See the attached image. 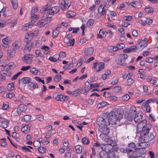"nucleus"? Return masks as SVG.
Returning <instances> with one entry per match:
<instances>
[{
	"label": "nucleus",
	"instance_id": "46",
	"mask_svg": "<svg viewBox=\"0 0 158 158\" xmlns=\"http://www.w3.org/2000/svg\"><path fill=\"white\" fill-rule=\"evenodd\" d=\"M128 147L129 149L136 150L137 148L136 147V145L134 143H129L128 144Z\"/></svg>",
	"mask_w": 158,
	"mask_h": 158
},
{
	"label": "nucleus",
	"instance_id": "54",
	"mask_svg": "<svg viewBox=\"0 0 158 158\" xmlns=\"http://www.w3.org/2000/svg\"><path fill=\"white\" fill-rule=\"evenodd\" d=\"M145 10L146 13H150L153 12V9L151 7H146L145 9Z\"/></svg>",
	"mask_w": 158,
	"mask_h": 158
},
{
	"label": "nucleus",
	"instance_id": "4",
	"mask_svg": "<svg viewBox=\"0 0 158 158\" xmlns=\"http://www.w3.org/2000/svg\"><path fill=\"white\" fill-rule=\"evenodd\" d=\"M137 131L140 132V134L142 133H147L149 132L151 128V125L150 123H147L146 120L144 119L143 122L137 125Z\"/></svg>",
	"mask_w": 158,
	"mask_h": 158
},
{
	"label": "nucleus",
	"instance_id": "61",
	"mask_svg": "<svg viewBox=\"0 0 158 158\" xmlns=\"http://www.w3.org/2000/svg\"><path fill=\"white\" fill-rule=\"evenodd\" d=\"M130 96L128 94H125L122 97V99L124 101H127L130 99Z\"/></svg>",
	"mask_w": 158,
	"mask_h": 158
},
{
	"label": "nucleus",
	"instance_id": "45",
	"mask_svg": "<svg viewBox=\"0 0 158 158\" xmlns=\"http://www.w3.org/2000/svg\"><path fill=\"white\" fill-rule=\"evenodd\" d=\"M85 59V58L82 57L80 58L78 60L77 64V66L78 68L80 67L81 66L83 63V61H84Z\"/></svg>",
	"mask_w": 158,
	"mask_h": 158
},
{
	"label": "nucleus",
	"instance_id": "6",
	"mask_svg": "<svg viewBox=\"0 0 158 158\" xmlns=\"http://www.w3.org/2000/svg\"><path fill=\"white\" fill-rule=\"evenodd\" d=\"M45 14H44L42 19L38 21L37 23V25L40 27H42L44 26L47 23L50 21L52 20L51 17H48L45 15Z\"/></svg>",
	"mask_w": 158,
	"mask_h": 158
},
{
	"label": "nucleus",
	"instance_id": "63",
	"mask_svg": "<svg viewBox=\"0 0 158 158\" xmlns=\"http://www.w3.org/2000/svg\"><path fill=\"white\" fill-rule=\"evenodd\" d=\"M38 149L39 152L42 153H45L46 151V148L44 147H40Z\"/></svg>",
	"mask_w": 158,
	"mask_h": 158
},
{
	"label": "nucleus",
	"instance_id": "52",
	"mask_svg": "<svg viewBox=\"0 0 158 158\" xmlns=\"http://www.w3.org/2000/svg\"><path fill=\"white\" fill-rule=\"evenodd\" d=\"M130 113V114H131V113H134V114H137L136 113V108L134 106H132L130 108V109L129 110V113Z\"/></svg>",
	"mask_w": 158,
	"mask_h": 158
},
{
	"label": "nucleus",
	"instance_id": "31",
	"mask_svg": "<svg viewBox=\"0 0 158 158\" xmlns=\"http://www.w3.org/2000/svg\"><path fill=\"white\" fill-rule=\"evenodd\" d=\"M31 125L28 124L26 125L22 128L21 131L22 132L24 133H27L29 132L30 129Z\"/></svg>",
	"mask_w": 158,
	"mask_h": 158
},
{
	"label": "nucleus",
	"instance_id": "53",
	"mask_svg": "<svg viewBox=\"0 0 158 158\" xmlns=\"http://www.w3.org/2000/svg\"><path fill=\"white\" fill-rule=\"evenodd\" d=\"M61 76L60 74H58L55 76L54 80L56 82H58L61 80Z\"/></svg>",
	"mask_w": 158,
	"mask_h": 158
},
{
	"label": "nucleus",
	"instance_id": "57",
	"mask_svg": "<svg viewBox=\"0 0 158 158\" xmlns=\"http://www.w3.org/2000/svg\"><path fill=\"white\" fill-rule=\"evenodd\" d=\"M135 115V114H132L131 113V114H130V113H129L128 115V120L131 121H132L133 119H134V118L135 117L134 115Z\"/></svg>",
	"mask_w": 158,
	"mask_h": 158
},
{
	"label": "nucleus",
	"instance_id": "37",
	"mask_svg": "<svg viewBox=\"0 0 158 158\" xmlns=\"http://www.w3.org/2000/svg\"><path fill=\"white\" fill-rule=\"evenodd\" d=\"M59 29V27H58L54 29L52 32V36L53 38H55L56 37L59 33V31L58 30Z\"/></svg>",
	"mask_w": 158,
	"mask_h": 158
},
{
	"label": "nucleus",
	"instance_id": "39",
	"mask_svg": "<svg viewBox=\"0 0 158 158\" xmlns=\"http://www.w3.org/2000/svg\"><path fill=\"white\" fill-rule=\"evenodd\" d=\"M32 34L31 33L30 34L27 33L26 35L25 40L26 43H28L30 41L32 38Z\"/></svg>",
	"mask_w": 158,
	"mask_h": 158
},
{
	"label": "nucleus",
	"instance_id": "35",
	"mask_svg": "<svg viewBox=\"0 0 158 158\" xmlns=\"http://www.w3.org/2000/svg\"><path fill=\"white\" fill-rule=\"evenodd\" d=\"M92 144L93 146V147L91 148L92 150V154L94 156L96 154L95 148L94 147L99 146V143L98 142L94 143H92Z\"/></svg>",
	"mask_w": 158,
	"mask_h": 158
},
{
	"label": "nucleus",
	"instance_id": "11",
	"mask_svg": "<svg viewBox=\"0 0 158 158\" xmlns=\"http://www.w3.org/2000/svg\"><path fill=\"white\" fill-rule=\"evenodd\" d=\"M138 48L140 49H143L145 47L147 46L148 42L147 39L145 38L144 40L139 39L138 40Z\"/></svg>",
	"mask_w": 158,
	"mask_h": 158
},
{
	"label": "nucleus",
	"instance_id": "38",
	"mask_svg": "<svg viewBox=\"0 0 158 158\" xmlns=\"http://www.w3.org/2000/svg\"><path fill=\"white\" fill-rule=\"evenodd\" d=\"M108 113L107 112H104L102 114V117H99V121H101V123H102V121H105V119L108 116Z\"/></svg>",
	"mask_w": 158,
	"mask_h": 158
},
{
	"label": "nucleus",
	"instance_id": "5",
	"mask_svg": "<svg viewBox=\"0 0 158 158\" xmlns=\"http://www.w3.org/2000/svg\"><path fill=\"white\" fill-rule=\"evenodd\" d=\"M127 57L128 56L126 54L118 55L116 56L115 62L117 64L124 66L126 64L125 60Z\"/></svg>",
	"mask_w": 158,
	"mask_h": 158
},
{
	"label": "nucleus",
	"instance_id": "48",
	"mask_svg": "<svg viewBox=\"0 0 158 158\" xmlns=\"http://www.w3.org/2000/svg\"><path fill=\"white\" fill-rule=\"evenodd\" d=\"M108 154V158H116V154L114 152H109Z\"/></svg>",
	"mask_w": 158,
	"mask_h": 158
},
{
	"label": "nucleus",
	"instance_id": "28",
	"mask_svg": "<svg viewBox=\"0 0 158 158\" xmlns=\"http://www.w3.org/2000/svg\"><path fill=\"white\" fill-rule=\"evenodd\" d=\"M28 88L30 89H37L38 87V86L36 83H33L31 81L27 85Z\"/></svg>",
	"mask_w": 158,
	"mask_h": 158
},
{
	"label": "nucleus",
	"instance_id": "30",
	"mask_svg": "<svg viewBox=\"0 0 158 158\" xmlns=\"http://www.w3.org/2000/svg\"><path fill=\"white\" fill-rule=\"evenodd\" d=\"M31 81V79L28 77H23L20 80V82L23 85L28 84Z\"/></svg>",
	"mask_w": 158,
	"mask_h": 158
},
{
	"label": "nucleus",
	"instance_id": "16",
	"mask_svg": "<svg viewBox=\"0 0 158 158\" xmlns=\"http://www.w3.org/2000/svg\"><path fill=\"white\" fill-rule=\"evenodd\" d=\"M51 5L50 4H47L44 7L42 8L40 10L41 13H44L45 15H47V14L49 15V11L51 9Z\"/></svg>",
	"mask_w": 158,
	"mask_h": 158
},
{
	"label": "nucleus",
	"instance_id": "44",
	"mask_svg": "<svg viewBox=\"0 0 158 158\" xmlns=\"http://www.w3.org/2000/svg\"><path fill=\"white\" fill-rule=\"evenodd\" d=\"M82 89L81 88H78L77 90H75L73 92V95L75 96H77L79 95Z\"/></svg>",
	"mask_w": 158,
	"mask_h": 158
},
{
	"label": "nucleus",
	"instance_id": "49",
	"mask_svg": "<svg viewBox=\"0 0 158 158\" xmlns=\"http://www.w3.org/2000/svg\"><path fill=\"white\" fill-rule=\"evenodd\" d=\"M75 15V13L72 11H68L66 14V16L68 18H71L73 17Z\"/></svg>",
	"mask_w": 158,
	"mask_h": 158
},
{
	"label": "nucleus",
	"instance_id": "7",
	"mask_svg": "<svg viewBox=\"0 0 158 158\" xmlns=\"http://www.w3.org/2000/svg\"><path fill=\"white\" fill-rule=\"evenodd\" d=\"M106 124L105 121H102L99 124V131L102 133V134H108L109 132V130Z\"/></svg>",
	"mask_w": 158,
	"mask_h": 158
},
{
	"label": "nucleus",
	"instance_id": "9",
	"mask_svg": "<svg viewBox=\"0 0 158 158\" xmlns=\"http://www.w3.org/2000/svg\"><path fill=\"white\" fill-rule=\"evenodd\" d=\"M108 134H100L99 135L100 138L101 139V141L102 142L103 141L107 143H102L104 144H108L109 145H112L113 143L112 140L108 138Z\"/></svg>",
	"mask_w": 158,
	"mask_h": 158
},
{
	"label": "nucleus",
	"instance_id": "27",
	"mask_svg": "<svg viewBox=\"0 0 158 158\" xmlns=\"http://www.w3.org/2000/svg\"><path fill=\"white\" fill-rule=\"evenodd\" d=\"M33 25L30 23H25L21 27V30L25 31L27 30L29 28L32 27Z\"/></svg>",
	"mask_w": 158,
	"mask_h": 158
},
{
	"label": "nucleus",
	"instance_id": "22",
	"mask_svg": "<svg viewBox=\"0 0 158 158\" xmlns=\"http://www.w3.org/2000/svg\"><path fill=\"white\" fill-rule=\"evenodd\" d=\"M27 110V107L24 104H21L19 105L17 108L18 111L21 114L22 113L25 112Z\"/></svg>",
	"mask_w": 158,
	"mask_h": 158
},
{
	"label": "nucleus",
	"instance_id": "47",
	"mask_svg": "<svg viewBox=\"0 0 158 158\" xmlns=\"http://www.w3.org/2000/svg\"><path fill=\"white\" fill-rule=\"evenodd\" d=\"M82 142L85 145H87L89 143V139L86 137L82 138Z\"/></svg>",
	"mask_w": 158,
	"mask_h": 158
},
{
	"label": "nucleus",
	"instance_id": "20",
	"mask_svg": "<svg viewBox=\"0 0 158 158\" xmlns=\"http://www.w3.org/2000/svg\"><path fill=\"white\" fill-rule=\"evenodd\" d=\"M3 46L6 48L9 47V44L10 42V38L8 37H6L2 39Z\"/></svg>",
	"mask_w": 158,
	"mask_h": 158
},
{
	"label": "nucleus",
	"instance_id": "32",
	"mask_svg": "<svg viewBox=\"0 0 158 158\" xmlns=\"http://www.w3.org/2000/svg\"><path fill=\"white\" fill-rule=\"evenodd\" d=\"M31 23H34L36 22L40 17V15H38L34 14H31Z\"/></svg>",
	"mask_w": 158,
	"mask_h": 158
},
{
	"label": "nucleus",
	"instance_id": "34",
	"mask_svg": "<svg viewBox=\"0 0 158 158\" xmlns=\"http://www.w3.org/2000/svg\"><path fill=\"white\" fill-rule=\"evenodd\" d=\"M92 68L96 72L99 71V63L98 61H96L93 63Z\"/></svg>",
	"mask_w": 158,
	"mask_h": 158
},
{
	"label": "nucleus",
	"instance_id": "62",
	"mask_svg": "<svg viewBox=\"0 0 158 158\" xmlns=\"http://www.w3.org/2000/svg\"><path fill=\"white\" fill-rule=\"evenodd\" d=\"M9 105L7 102H5L3 104L2 106V109L4 110H6L9 108Z\"/></svg>",
	"mask_w": 158,
	"mask_h": 158
},
{
	"label": "nucleus",
	"instance_id": "2",
	"mask_svg": "<svg viewBox=\"0 0 158 158\" xmlns=\"http://www.w3.org/2000/svg\"><path fill=\"white\" fill-rule=\"evenodd\" d=\"M139 138L140 141L142 142L139 143V145L142 146V148H145L146 146V145L145 146L143 145V144H146V143L149 141H151L152 143L154 141V136L153 133L151 132H148L147 133H142L140 134Z\"/></svg>",
	"mask_w": 158,
	"mask_h": 158
},
{
	"label": "nucleus",
	"instance_id": "8",
	"mask_svg": "<svg viewBox=\"0 0 158 158\" xmlns=\"http://www.w3.org/2000/svg\"><path fill=\"white\" fill-rule=\"evenodd\" d=\"M72 35L71 34H67L64 39V41L68 46H72L74 44L75 40L72 38Z\"/></svg>",
	"mask_w": 158,
	"mask_h": 158
},
{
	"label": "nucleus",
	"instance_id": "59",
	"mask_svg": "<svg viewBox=\"0 0 158 158\" xmlns=\"http://www.w3.org/2000/svg\"><path fill=\"white\" fill-rule=\"evenodd\" d=\"M38 11V7L37 6H34L32 8L31 11V14H34Z\"/></svg>",
	"mask_w": 158,
	"mask_h": 158
},
{
	"label": "nucleus",
	"instance_id": "17",
	"mask_svg": "<svg viewBox=\"0 0 158 158\" xmlns=\"http://www.w3.org/2000/svg\"><path fill=\"white\" fill-rule=\"evenodd\" d=\"M7 59L9 60L13 58L16 53V51L13 49L9 48L7 50Z\"/></svg>",
	"mask_w": 158,
	"mask_h": 158
},
{
	"label": "nucleus",
	"instance_id": "21",
	"mask_svg": "<svg viewBox=\"0 0 158 158\" xmlns=\"http://www.w3.org/2000/svg\"><path fill=\"white\" fill-rule=\"evenodd\" d=\"M90 81L88 80L85 82V92H88L89 90L93 89L92 85L90 84Z\"/></svg>",
	"mask_w": 158,
	"mask_h": 158
},
{
	"label": "nucleus",
	"instance_id": "24",
	"mask_svg": "<svg viewBox=\"0 0 158 158\" xmlns=\"http://www.w3.org/2000/svg\"><path fill=\"white\" fill-rule=\"evenodd\" d=\"M60 10V8L58 6H54L50 10L49 15H53L58 12Z\"/></svg>",
	"mask_w": 158,
	"mask_h": 158
},
{
	"label": "nucleus",
	"instance_id": "58",
	"mask_svg": "<svg viewBox=\"0 0 158 158\" xmlns=\"http://www.w3.org/2000/svg\"><path fill=\"white\" fill-rule=\"evenodd\" d=\"M110 52H114L118 50L117 46H111L110 47V48L108 49Z\"/></svg>",
	"mask_w": 158,
	"mask_h": 158
},
{
	"label": "nucleus",
	"instance_id": "25",
	"mask_svg": "<svg viewBox=\"0 0 158 158\" xmlns=\"http://www.w3.org/2000/svg\"><path fill=\"white\" fill-rule=\"evenodd\" d=\"M94 49L92 47L86 48L85 50V54L89 56H91L93 53Z\"/></svg>",
	"mask_w": 158,
	"mask_h": 158
},
{
	"label": "nucleus",
	"instance_id": "15",
	"mask_svg": "<svg viewBox=\"0 0 158 158\" xmlns=\"http://www.w3.org/2000/svg\"><path fill=\"white\" fill-rule=\"evenodd\" d=\"M141 114L142 112H141L135 114L134 118V120L136 123H138L139 124H140L143 122V120L142 119V116Z\"/></svg>",
	"mask_w": 158,
	"mask_h": 158
},
{
	"label": "nucleus",
	"instance_id": "56",
	"mask_svg": "<svg viewBox=\"0 0 158 158\" xmlns=\"http://www.w3.org/2000/svg\"><path fill=\"white\" fill-rule=\"evenodd\" d=\"M60 59H61V58H65L66 56V55L65 52H61L59 55Z\"/></svg>",
	"mask_w": 158,
	"mask_h": 158
},
{
	"label": "nucleus",
	"instance_id": "51",
	"mask_svg": "<svg viewBox=\"0 0 158 158\" xmlns=\"http://www.w3.org/2000/svg\"><path fill=\"white\" fill-rule=\"evenodd\" d=\"M22 73V72L21 71H20V72H19L17 73L15 75H14L11 78V81H14L15 80H16L18 76L20 75L21 73Z\"/></svg>",
	"mask_w": 158,
	"mask_h": 158
},
{
	"label": "nucleus",
	"instance_id": "18",
	"mask_svg": "<svg viewBox=\"0 0 158 158\" xmlns=\"http://www.w3.org/2000/svg\"><path fill=\"white\" fill-rule=\"evenodd\" d=\"M37 42V40H34L31 43H27L24 47V50L28 52H29L32 47V45L36 46Z\"/></svg>",
	"mask_w": 158,
	"mask_h": 158
},
{
	"label": "nucleus",
	"instance_id": "26",
	"mask_svg": "<svg viewBox=\"0 0 158 158\" xmlns=\"http://www.w3.org/2000/svg\"><path fill=\"white\" fill-rule=\"evenodd\" d=\"M41 49L43 50V52L46 55L49 54L50 52V50L49 47L45 45H43L41 47Z\"/></svg>",
	"mask_w": 158,
	"mask_h": 158
},
{
	"label": "nucleus",
	"instance_id": "42",
	"mask_svg": "<svg viewBox=\"0 0 158 158\" xmlns=\"http://www.w3.org/2000/svg\"><path fill=\"white\" fill-rule=\"evenodd\" d=\"M14 88V84L13 83H9L7 86V89L9 91L13 90Z\"/></svg>",
	"mask_w": 158,
	"mask_h": 158
},
{
	"label": "nucleus",
	"instance_id": "19",
	"mask_svg": "<svg viewBox=\"0 0 158 158\" xmlns=\"http://www.w3.org/2000/svg\"><path fill=\"white\" fill-rule=\"evenodd\" d=\"M9 122V119L2 118L0 121V127L3 128H6L8 126Z\"/></svg>",
	"mask_w": 158,
	"mask_h": 158
},
{
	"label": "nucleus",
	"instance_id": "43",
	"mask_svg": "<svg viewBox=\"0 0 158 158\" xmlns=\"http://www.w3.org/2000/svg\"><path fill=\"white\" fill-rule=\"evenodd\" d=\"M35 54L36 56L40 57L43 58L44 57V55L39 50H36L35 51Z\"/></svg>",
	"mask_w": 158,
	"mask_h": 158
},
{
	"label": "nucleus",
	"instance_id": "41",
	"mask_svg": "<svg viewBox=\"0 0 158 158\" xmlns=\"http://www.w3.org/2000/svg\"><path fill=\"white\" fill-rule=\"evenodd\" d=\"M76 149V151L77 153L79 154L81 153L82 151V147L80 145H77L75 147Z\"/></svg>",
	"mask_w": 158,
	"mask_h": 158
},
{
	"label": "nucleus",
	"instance_id": "64",
	"mask_svg": "<svg viewBox=\"0 0 158 158\" xmlns=\"http://www.w3.org/2000/svg\"><path fill=\"white\" fill-rule=\"evenodd\" d=\"M6 74L5 73H1L0 74V80L2 81H4L6 78Z\"/></svg>",
	"mask_w": 158,
	"mask_h": 158
},
{
	"label": "nucleus",
	"instance_id": "10",
	"mask_svg": "<svg viewBox=\"0 0 158 158\" xmlns=\"http://www.w3.org/2000/svg\"><path fill=\"white\" fill-rule=\"evenodd\" d=\"M12 46V49L16 52V51H20L23 49V47L22 44L20 41L18 40H16L14 42Z\"/></svg>",
	"mask_w": 158,
	"mask_h": 158
},
{
	"label": "nucleus",
	"instance_id": "13",
	"mask_svg": "<svg viewBox=\"0 0 158 158\" xmlns=\"http://www.w3.org/2000/svg\"><path fill=\"white\" fill-rule=\"evenodd\" d=\"M71 4V1L70 0H61V8L63 10L68 9Z\"/></svg>",
	"mask_w": 158,
	"mask_h": 158
},
{
	"label": "nucleus",
	"instance_id": "3",
	"mask_svg": "<svg viewBox=\"0 0 158 158\" xmlns=\"http://www.w3.org/2000/svg\"><path fill=\"white\" fill-rule=\"evenodd\" d=\"M113 148L112 145L108 144H99V149L102 150L99 152L100 158H108V152L111 151Z\"/></svg>",
	"mask_w": 158,
	"mask_h": 158
},
{
	"label": "nucleus",
	"instance_id": "40",
	"mask_svg": "<svg viewBox=\"0 0 158 158\" xmlns=\"http://www.w3.org/2000/svg\"><path fill=\"white\" fill-rule=\"evenodd\" d=\"M13 9H16L18 7V2L17 0H10Z\"/></svg>",
	"mask_w": 158,
	"mask_h": 158
},
{
	"label": "nucleus",
	"instance_id": "23",
	"mask_svg": "<svg viewBox=\"0 0 158 158\" xmlns=\"http://www.w3.org/2000/svg\"><path fill=\"white\" fill-rule=\"evenodd\" d=\"M137 49V47L135 46H132L129 48H127L123 50L124 53H127L135 51Z\"/></svg>",
	"mask_w": 158,
	"mask_h": 158
},
{
	"label": "nucleus",
	"instance_id": "29",
	"mask_svg": "<svg viewBox=\"0 0 158 158\" xmlns=\"http://www.w3.org/2000/svg\"><path fill=\"white\" fill-rule=\"evenodd\" d=\"M42 138H40L39 139V141L35 140L33 142V144L35 148L38 149L41 146L40 142H42Z\"/></svg>",
	"mask_w": 158,
	"mask_h": 158
},
{
	"label": "nucleus",
	"instance_id": "1",
	"mask_svg": "<svg viewBox=\"0 0 158 158\" xmlns=\"http://www.w3.org/2000/svg\"><path fill=\"white\" fill-rule=\"evenodd\" d=\"M124 112L122 109H118L117 110H113L108 114V119L110 124H115L118 120L123 117Z\"/></svg>",
	"mask_w": 158,
	"mask_h": 158
},
{
	"label": "nucleus",
	"instance_id": "36",
	"mask_svg": "<svg viewBox=\"0 0 158 158\" xmlns=\"http://www.w3.org/2000/svg\"><path fill=\"white\" fill-rule=\"evenodd\" d=\"M32 118L31 115H26L24 116L21 120L22 121H24L26 122H29L31 120Z\"/></svg>",
	"mask_w": 158,
	"mask_h": 158
},
{
	"label": "nucleus",
	"instance_id": "60",
	"mask_svg": "<svg viewBox=\"0 0 158 158\" xmlns=\"http://www.w3.org/2000/svg\"><path fill=\"white\" fill-rule=\"evenodd\" d=\"M94 23V20L92 19H89L87 22V25L89 27H91Z\"/></svg>",
	"mask_w": 158,
	"mask_h": 158
},
{
	"label": "nucleus",
	"instance_id": "33",
	"mask_svg": "<svg viewBox=\"0 0 158 158\" xmlns=\"http://www.w3.org/2000/svg\"><path fill=\"white\" fill-rule=\"evenodd\" d=\"M48 60L50 61L53 62H55L57 60H61L60 59L59 56L58 55H54L53 57H50Z\"/></svg>",
	"mask_w": 158,
	"mask_h": 158
},
{
	"label": "nucleus",
	"instance_id": "12",
	"mask_svg": "<svg viewBox=\"0 0 158 158\" xmlns=\"http://www.w3.org/2000/svg\"><path fill=\"white\" fill-rule=\"evenodd\" d=\"M54 98H55L57 101H67L69 99V97L68 96H64L62 94H59L57 95H54Z\"/></svg>",
	"mask_w": 158,
	"mask_h": 158
},
{
	"label": "nucleus",
	"instance_id": "14",
	"mask_svg": "<svg viewBox=\"0 0 158 158\" xmlns=\"http://www.w3.org/2000/svg\"><path fill=\"white\" fill-rule=\"evenodd\" d=\"M33 58V55L27 54L23 56L22 60L26 63L31 64L33 61L32 58Z\"/></svg>",
	"mask_w": 158,
	"mask_h": 158
},
{
	"label": "nucleus",
	"instance_id": "50",
	"mask_svg": "<svg viewBox=\"0 0 158 158\" xmlns=\"http://www.w3.org/2000/svg\"><path fill=\"white\" fill-rule=\"evenodd\" d=\"M79 30V28H74L73 27H70L69 29V31H72L73 33H76Z\"/></svg>",
	"mask_w": 158,
	"mask_h": 158
},
{
	"label": "nucleus",
	"instance_id": "55",
	"mask_svg": "<svg viewBox=\"0 0 158 158\" xmlns=\"http://www.w3.org/2000/svg\"><path fill=\"white\" fill-rule=\"evenodd\" d=\"M30 71L31 73L34 75H36L38 74V70L34 68H31Z\"/></svg>",
	"mask_w": 158,
	"mask_h": 158
}]
</instances>
